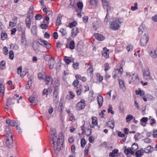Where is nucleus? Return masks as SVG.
Returning <instances> with one entry per match:
<instances>
[{"mask_svg": "<svg viewBox=\"0 0 157 157\" xmlns=\"http://www.w3.org/2000/svg\"><path fill=\"white\" fill-rule=\"evenodd\" d=\"M121 23V22L119 18L116 19L113 21H110L109 22L110 29L114 30H118L120 28V24Z\"/></svg>", "mask_w": 157, "mask_h": 157, "instance_id": "obj_1", "label": "nucleus"}, {"mask_svg": "<svg viewBox=\"0 0 157 157\" xmlns=\"http://www.w3.org/2000/svg\"><path fill=\"white\" fill-rule=\"evenodd\" d=\"M60 140V139L58 140L57 142V146H56L55 144V142L53 138L52 139V140L53 141L52 144H53V147L55 150H56L58 151H59L62 148H63L64 140H63V141Z\"/></svg>", "mask_w": 157, "mask_h": 157, "instance_id": "obj_2", "label": "nucleus"}, {"mask_svg": "<svg viewBox=\"0 0 157 157\" xmlns=\"http://www.w3.org/2000/svg\"><path fill=\"white\" fill-rule=\"evenodd\" d=\"M40 41H37V43L39 44L40 45L45 47L47 49H49L51 48V46L50 43H49L47 41L43 40L41 39L39 40Z\"/></svg>", "mask_w": 157, "mask_h": 157, "instance_id": "obj_3", "label": "nucleus"}, {"mask_svg": "<svg viewBox=\"0 0 157 157\" xmlns=\"http://www.w3.org/2000/svg\"><path fill=\"white\" fill-rule=\"evenodd\" d=\"M85 102V101L84 99H81L76 105V107L77 109L80 110L84 109L86 105Z\"/></svg>", "mask_w": 157, "mask_h": 157, "instance_id": "obj_4", "label": "nucleus"}, {"mask_svg": "<svg viewBox=\"0 0 157 157\" xmlns=\"http://www.w3.org/2000/svg\"><path fill=\"white\" fill-rule=\"evenodd\" d=\"M148 40V37L145 33L141 37L140 40V45L142 46H145Z\"/></svg>", "mask_w": 157, "mask_h": 157, "instance_id": "obj_5", "label": "nucleus"}, {"mask_svg": "<svg viewBox=\"0 0 157 157\" xmlns=\"http://www.w3.org/2000/svg\"><path fill=\"white\" fill-rule=\"evenodd\" d=\"M6 144L7 146L11 148L13 146V140L12 137H9L6 139Z\"/></svg>", "mask_w": 157, "mask_h": 157, "instance_id": "obj_6", "label": "nucleus"}, {"mask_svg": "<svg viewBox=\"0 0 157 157\" xmlns=\"http://www.w3.org/2000/svg\"><path fill=\"white\" fill-rule=\"evenodd\" d=\"M143 75L144 79L146 80H150L151 76H150V72L148 69L145 71L143 73Z\"/></svg>", "mask_w": 157, "mask_h": 157, "instance_id": "obj_7", "label": "nucleus"}, {"mask_svg": "<svg viewBox=\"0 0 157 157\" xmlns=\"http://www.w3.org/2000/svg\"><path fill=\"white\" fill-rule=\"evenodd\" d=\"M94 36L99 41H102L105 39V37L103 35L98 33H94Z\"/></svg>", "mask_w": 157, "mask_h": 157, "instance_id": "obj_8", "label": "nucleus"}, {"mask_svg": "<svg viewBox=\"0 0 157 157\" xmlns=\"http://www.w3.org/2000/svg\"><path fill=\"white\" fill-rule=\"evenodd\" d=\"M49 67L50 69H52L54 67L56 61L54 59H52L51 58L49 57Z\"/></svg>", "mask_w": 157, "mask_h": 157, "instance_id": "obj_9", "label": "nucleus"}, {"mask_svg": "<svg viewBox=\"0 0 157 157\" xmlns=\"http://www.w3.org/2000/svg\"><path fill=\"white\" fill-rule=\"evenodd\" d=\"M5 132H6V139L9 138V137H12V135L11 133V132L10 130V128L8 127H6L5 129Z\"/></svg>", "mask_w": 157, "mask_h": 157, "instance_id": "obj_10", "label": "nucleus"}, {"mask_svg": "<svg viewBox=\"0 0 157 157\" xmlns=\"http://www.w3.org/2000/svg\"><path fill=\"white\" fill-rule=\"evenodd\" d=\"M97 99L98 103L99 105V107L101 108L103 104V97L101 95H100L99 96L97 97Z\"/></svg>", "mask_w": 157, "mask_h": 157, "instance_id": "obj_11", "label": "nucleus"}, {"mask_svg": "<svg viewBox=\"0 0 157 157\" xmlns=\"http://www.w3.org/2000/svg\"><path fill=\"white\" fill-rule=\"evenodd\" d=\"M153 150V147L151 146H148L146 148L144 149L143 152L148 153L151 152Z\"/></svg>", "mask_w": 157, "mask_h": 157, "instance_id": "obj_12", "label": "nucleus"}, {"mask_svg": "<svg viewBox=\"0 0 157 157\" xmlns=\"http://www.w3.org/2000/svg\"><path fill=\"white\" fill-rule=\"evenodd\" d=\"M145 29V26L144 24L142 23L141 25L139 26L138 29V33L139 34H142L143 31Z\"/></svg>", "mask_w": 157, "mask_h": 157, "instance_id": "obj_13", "label": "nucleus"}, {"mask_svg": "<svg viewBox=\"0 0 157 157\" xmlns=\"http://www.w3.org/2000/svg\"><path fill=\"white\" fill-rule=\"evenodd\" d=\"M107 125L111 129H113L115 126V121L112 120L110 121H108L107 122Z\"/></svg>", "mask_w": 157, "mask_h": 157, "instance_id": "obj_14", "label": "nucleus"}, {"mask_svg": "<svg viewBox=\"0 0 157 157\" xmlns=\"http://www.w3.org/2000/svg\"><path fill=\"white\" fill-rule=\"evenodd\" d=\"M148 120V118L147 117H143L140 120V124L144 127L146 126V124H143L146 122Z\"/></svg>", "mask_w": 157, "mask_h": 157, "instance_id": "obj_15", "label": "nucleus"}, {"mask_svg": "<svg viewBox=\"0 0 157 157\" xmlns=\"http://www.w3.org/2000/svg\"><path fill=\"white\" fill-rule=\"evenodd\" d=\"M59 32L61 34V36H66L67 34V31L66 29L63 28L59 30Z\"/></svg>", "mask_w": 157, "mask_h": 157, "instance_id": "obj_16", "label": "nucleus"}, {"mask_svg": "<svg viewBox=\"0 0 157 157\" xmlns=\"http://www.w3.org/2000/svg\"><path fill=\"white\" fill-rule=\"evenodd\" d=\"M12 98H9L7 99V104L6 105V106H9V105L12 104H14V103L12 101Z\"/></svg>", "mask_w": 157, "mask_h": 157, "instance_id": "obj_17", "label": "nucleus"}, {"mask_svg": "<svg viewBox=\"0 0 157 157\" xmlns=\"http://www.w3.org/2000/svg\"><path fill=\"white\" fill-rule=\"evenodd\" d=\"M61 18L62 17L59 14L58 15V17L57 18V21L56 22V25H60L61 24Z\"/></svg>", "mask_w": 157, "mask_h": 157, "instance_id": "obj_18", "label": "nucleus"}, {"mask_svg": "<svg viewBox=\"0 0 157 157\" xmlns=\"http://www.w3.org/2000/svg\"><path fill=\"white\" fill-rule=\"evenodd\" d=\"M0 96L2 95L3 96L4 95V93L5 90L4 86H3L2 84H0Z\"/></svg>", "mask_w": 157, "mask_h": 157, "instance_id": "obj_19", "label": "nucleus"}, {"mask_svg": "<svg viewBox=\"0 0 157 157\" xmlns=\"http://www.w3.org/2000/svg\"><path fill=\"white\" fill-rule=\"evenodd\" d=\"M75 77L76 78L80 79L83 82H85L86 81V78L85 77H81V76L79 75H75Z\"/></svg>", "mask_w": 157, "mask_h": 157, "instance_id": "obj_20", "label": "nucleus"}, {"mask_svg": "<svg viewBox=\"0 0 157 157\" xmlns=\"http://www.w3.org/2000/svg\"><path fill=\"white\" fill-rule=\"evenodd\" d=\"M75 48V43L74 40L71 41L69 44V48L71 50H73Z\"/></svg>", "mask_w": 157, "mask_h": 157, "instance_id": "obj_21", "label": "nucleus"}, {"mask_svg": "<svg viewBox=\"0 0 157 157\" xmlns=\"http://www.w3.org/2000/svg\"><path fill=\"white\" fill-rule=\"evenodd\" d=\"M25 21V23H26L27 27L28 29H30V25H31V19H28V20H27V19H26Z\"/></svg>", "mask_w": 157, "mask_h": 157, "instance_id": "obj_22", "label": "nucleus"}, {"mask_svg": "<svg viewBox=\"0 0 157 157\" xmlns=\"http://www.w3.org/2000/svg\"><path fill=\"white\" fill-rule=\"evenodd\" d=\"M19 123V121H15L14 120H12L11 124L10 125H9V126H11L12 127L15 126L17 124H18Z\"/></svg>", "mask_w": 157, "mask_h": 157, "instance_id": "obj_23", "label": "nucleus"}, {"mask_svg": "<svg viewBox=\"0 0 157 157\" xmlns=\"http://www.w3.org/2000/svg\"><path fill=\"white\" fill-rule=\"evenodd\" d=\"M150 55L153 58H155L157 56V51L155 50L153 52L151 51L150 53Z\"/></svg>", "mask_w": 157, "mask_h": 157, "instance_id": "obj_24", "label": "nucleus"}, {"mask_svg": "<svg viewBox=\"0 0 157 157\" xmlns=\"http://www.w3.org/2000/svg\"><path fill=\"white\" fill-rule=\"evenodd\" d=\"M59 93V89H54L53 92V97H58V95Z\"/></svg>", "mask_w": 157, "mask_h": 157, "instance_id": "obj_25", "label": "nucleus"}, {"mask_svg": "<svg viewBox=\"0 0 157 157\" xmlns=\"http://www.w3.org/2000/svg\"><path fill=\"white\" fill-rule=\"evenodd\" d=\"M86 144V142L85 139L82 138L81 139V145L82 148H84Z\"/></svg>", "mask_w": 157, "mask_h": 157, "instance_id": "obj_26", "label": "nucleus"}, {"mask_svg": "<svg viewBox=\"0 0 157 157\" xmlns=\"http://www.w3.org/2000/svg\"><path fill=\"white\" fill-rule=\"evenodd\" d=\"M5 61L4 60L2 61L0 63V69L3 70L5 68Z\"/></svg>", "mask_w": 157, "mask_h": 157, "instance_id": "obj_27", "label": "nucleus"}, {"mask_svg": "<svg viewBox=\"0 0 157 157\" xmlns=\"http://www.w3.org/2000/svg\"><path fill=\"white\" fill-rule=\"evenodd\" d=\"M7 37V34L6 33L2 32L1 33V38L2 40H4Z\"/></svg>", "mask_w": 157, "mask_h": 157, "instance_id": "obj_28", "label": "nucleus"}, {"mask_svg": "<svg viewBox=\"0 0 157 157\" xmlns=\"http://www.w3.org/2000/svg\"><path fill=\"white\" fill-rule=\"evenodd\" d=\"M55 84L54 89H59V86L60 84L59 80L58 79L56 80L55 82Z\"/></svg>", "mask_w": 157, "mask_h": 157, "instance_id": "obj_29", "label": "nucleus"}, {"mask_svg": "<svg viewBox=\"0 0 157 157\" xmlns=\"http://www.w3.org/2000/svg\"><path fill=\"white\" fill-rule=\"evenodd\" d=\"M32 80L30 79L28 82L27 83L25 87V89L26 90H29L30 89V86L32 84Z\"/></svg>", "mask_w": 157, "mask_h": 157, "instance_id": "obj_30", "label": "nucleus"}, {"mask_svg": "<svg viewBox=\"0 0 157 157\" xmlns=\"http://www.w3.org/2000/svg\"><path fill=\"white\" fill-rule=\"evenodd\" d=\"M133 118V116L131 115H129L127 116L126 120L127 122H129Z\"/></svg>", "mask_w": 157, "mask_h": 157, "instance_id": "obj_31", "label": "nucleus"}, {"mask_svg": "<svg viewBox=\"0 0 157 157\" xmlns=\"http://www.w3.org/2000/svg\"><path fill=\"white\" fill-rule=\"evenodd\" d=\"M64 60L67 64H69L71 62V59H70V58L67 56H65L64 57Z\"/></svg>", "mask_w": 157, "mask_h": 157, "instance_id": "obj_32", "label": "nucleus"}, {"mask_svg": "<svg viewBox=\"0 0 157 157\" xmlns=\"http://www.w3.org/2000/svg\"><path fill=\"white\" fill-rule=\"evenodd\" d=\"M78 7L80 10H82L83 7V4L82 2H79L77 4Z\"/></svg>", "mask_w": 157, "mask_h": 157, "instance_id": "obj_33", "label": "nucleus"}, {"mask_svg": "<svg viewBox=\"0 0 157 157\" xmlns=\"http://www.w3.org/2000/svg\"><path fill=\"white\" fill-rule=\"evenodd\" d=\"M119 82V85L121 88H123L124 87V82L123 81L120 79L118 80Z\"/></svg>", "mask_w": 157, "mask_h": 157, "instance_id": "obj_34", "label": "nucleus"}, {"mask_svg": "<svg viewBox=\"0 0 157 157\" xmlns=\"http://www.w3.org/2000/svg\"><path fill=\"white\" fill-rule=\"evenodd\" d=\"M138 148V145L136 143H133L132 146V149L133 150L136 151Z\"/></svg>", "mask_w": 157, "mask_h": 157, "instance_id": "obj_35", "label": "nucleus"}, {"mask_svg": "<svg viewBox=\"0 0 157 157\" xmlns=\"http://www.w3.org/2000/svg\"><path fill=\"white\" fill-rule=\"evenodd\" d=\"M14 57V54L12 50H11L9 52V58L11 60H13Z\"/></svg>", "mask_w": 157, "mask_h": 157, "instance_id": "obj_36", "label": "nucleus"}, {"mask_svg": "<svg viewBox=\"0 0 157 157\" xmlns=\"http://www.w3.org/2000/svg\"><path fill=\"white\" fill-rule=\"evenodd\" d=\"M77 23V22L75 21H74L72 22L70 24L69 27L70 28H72L74 27L75 26Z\"/></svg>", "mask_w": 157, "mask_h": 157, "instance_id": "obj_37", "label": "nucleus"}, {"mask_svg": "<svg viewBox=\"0 0 157 157\" xmlns=\"http://www.w3.org/2000/svg\"><path fill=\"white\" fill-rule=\"evenodd\" d=\"M143 155L141 151L139 150L137 151L135 153L136 156L137 157H141Z\"/></svg>", "mask_w": 157, "mask_h": 157, "instance_id": "obj_38", "label": "nucleus"}, {"mask_svg": "<svg viewBox=\"0 0 157 157\" xmlns=\"http://www.w3.org/2000/svg\"><path fill=\"white\" fill-rule=\"evenodd\" d=\"M60 139V140H61V141H63V140H64L63 134L62 132H60L59 134L58 139Z\"/></svg>", "mask_w": 157, "mask_h": 157, "instance_id": "obj_39", "label": "nucleus"}, {"mask_svg": "<svg viewBox=\"0 0 157 157\" xmlns=\"http://www.w3.org/2000/svg\"><path fill=\"white\" fill-rule=\"evenodd\" d=\"M79 83V81L77 79H75L73 82L72 84L73 86L76 87H77V88H78V87H77V86L78 85V83Z\"/></svg>", "mask_w": 157, "mask_h": 157, "instance_id": "obj_40", "label": "nucleus"}, {"mask_svg": "<svg viewBox=\"0 0 157 157\" xmlns=\"http://www.w3.org/2000/svg\"><path fill=\"white\" fill-rule=\"evenodd\" d=\"M42 17V15L39 14H37L35 16V18L36 20H40Z\"/></svg>", "mask_w": 157, "mask_h": 157, "instance_id": "obj_41", "label": "nucleus"}, {"mask_svg": "<svg viewBox=\"0 0 157 157\" xmlns=\"http://www.w3.org/2000/svg\"><path fill=\"white\" fill-rule=\"evenodd\" d=\"M132 150V149L128 147L127 149L126 148L124 150V152L126 155H128L130 153Z\"/></svg>", "mask_w": 157, "mask_h": 157, "instance_id": "obj_42", "label": "nucleus"}, {"mask_svg": "<svg viewBox=\"0 0 157 157\" xmlns=\"http://www.w3.org/2000/svg\"><path fill=\"white\" fill-rule=\"evenodd\" d=\"M3 53L5 55H6L8 53V51L7 48L5 46L3 48Z\"/></svg>", "mask_w": 157, "mask_h": 157, "instance_id": "obj_43", "label": "nucleus"}, {"mask_svg": "<svg viewBox=\"0 0 157 157\" xmlns=\"http://www.w3.org/2000/svg\"><path fill=\"white\" fill-rule=\"evenodd\" d=\"M109 108L107 110L108 112L109 113H110L112 114H114V112L112 110V105H109Z\"/></svg>", "mask_w": 157, "mask_h": 157, "instance_id": "obj_44", "label": "nucleus"}, {"mask_svg": "<svg viewBox=\"0 0 157 157\" xmlns=\"http://www.w3.org/2000/svg\"><path fill=\"white\" fill-rule=\"evenodd\" d=\"M104 67H105V70L106 71L110 68V67L109 66V64L108 63H105L104 64Z\"/></svg>", "mask_w": 157, "mask_h": 157, "instance_id": "obj_45", "label": "nucleus"}, {"mask_svg": "<svg viewBox=\"0 0 157 157\" xmlns=\"http://www.w3.org/2000/svg\"><path fill=\"white\" fill-rule=\"evenodd\" d=\"M45 81H46V85H48L49 82L50 80V78L49 76H46L45 77V78H44Z\"/></svg>", "mask_w": 157, "mask_h": 157, "instance_id": "obj_46", "label": "nucleus"}, {"mask_svg": "<svg viewBox=\"0 0 157 157\" xmlns=\"http://www.w3.org/2000/svg\"><path fill=\"white\" fill-rule=\"evenodd\" d=\"M102 0L103 1V0ZM103 4L104 8H105V6L106 7L110 5L109 2L107 1H105L104 2L103 1Z\"/></svg>", "mask_w": 157, "mask_h": 157, "instance_id": "obj_47", "label": "nucleus"}, {"mask_svg": "<svg viewBox=\"0 0 157 157\" xmlns=\"http://www.w3.org/2000/svg\"><path fill=\"white\" fill-rule=\"evenodd\" d=\"M48 26V25L45 24H41L40 25V27L42 29H47Z\"/></svg>", "mask_w": 157, "mask_h": 157, "instance_id": "obj_48", "label": "nucleus"}, {"mask_svg": "<svg viewBox=\"0 0 157 157\" xmlns=\"http://www.w3.org/2000/svg\"><path fill=\"white\" fill-rule=\"evenodd\" d=\"M79 63L78 62H76L75 63H74L73 64V68L75 69L76 70L78 68V66L79 65Z\"/></svg>", "mask_w": 157, "mask_h": 157, "instance_id": "obj_49", "label": "nucleus"}, {"mask_svg": "<svg viewBox=\"0 0 157 157\" xmlns=\"http://www.w3.org/2000/svg\"><path fill=\"white\" fill-rule=\"evenodd\" d=\"M21 39H26V38L25 36V31H23L22 32V33L21 34Z\"/></svg>", "mask_w": 157, "mask_h": 157, "instance_id": "obj_50", "label": "nucleus"}, {"mask_svg": "<svg viewBox=\"0 0 157 157\" xmlns=\"http://www.w3.org/2000/svg\"><path fill=\"white\" fill-rule=\"evenodd\" d=\"M95 138H94L92 136H90L89 138V140L90 142L92 143L94 141V140Z\"/></svg>", "mask_w": 157, "mask_h": 157, "instance_id": "obj_51", "label": "nucleus"}, {"mask_svg": "<svg viewBox=\"0 0 157 157\" xmlns=\"http://www.w3.org/2000/svg\"><path fill=\"white\" fill-rule=\"evenodd\" d=\"M52 13H53L52 11L48 10V11L46 12V14L48 16H52Z\"/></svg>", "mask_w": 157, "mask_h": 157, "instance_id": "obj_52", "label": "nucleus"}, {"mask_svg": "<svg viewBox=\"0 0 157 157\" xmlns=\"http://www.w3.org/2000/svg\"><path fill=\"white\" fill-rule=\"evenodd\" d=\"M153 136L155 138L157 137V130H153Z\"/></svg>", "mask_w": 157, "mask_h": 157, "instance_id": "obj_53", "label": "nucleus"}, {"mask_svg": "<svg viewBox=\"0 0 157 157\" xmlns=\"http://www.w3.org/2000/svg\"><path fill=\"white\" fill-rule=\"evenodd\" d=\"M50 35L47 32H45V34H44V37L45 38H46L47 39H49L50 38Z\"/></svg>", "mask_w": 157, "mask_h": 157, "instance_id": "obj_54", "label": "nucleus"}, {"mask_svg": "<svg viewBox=\"0 0 157 157\" xmlns=\"http://www.w3.org/2000/svg\"><path fill=\"white\" fill-rule=\"evenodd\" d=\"M81 130L82 131V134H84L85 132V129H84L85 128V127H84V124H83L82 125L81 127Z\"/></svg>", "mask_w": 157, "mask_h": 157, "instance_id": "obj_55", "label": "nucleus"}, {"mask_svg": "<svg viewBox=\"0 0 157 157\" xmlns=\"http://www.w3.org/2000/svg\"><path fill=\"white\" fill-rule=\"evenodd\" d=\"M118 136L119 137H123L125 136L124 134L122 133L121 132H119L118 133Z\"/></svg>", "mask_w": 157, "mask_h": 157, "instance_id": "obj_56", "label": "nucleus"}, {"mask_svg": "<svg viewBox=\"0 0 157 157\" xmlns=\"http://www.w3.org/2000/svg\"><path fill=\"white\" fill-rule=\"evenodd\" d=\"M48 90H47V89H44L43 90V92H42V95H45V94H47V95H49V94L48 93H47Z\"/></svg>", "mask_w": 157, "mask_h": 157, "instance_id": "obj_57", "label": "nucleus"}, {"mask_svg": "<svg viewBox=\"0 0 157 157\" xmlns=\"http://www.w3.org/2000/svg\"><path fill=\"white\" fill-rule=\"evenodd\" d=\"M82 18L83 21L84 23H86L88 22V18L87 16H84V17H83Z\"/></svg>", "mask_w": 157, "mask_h": 157, "instance_id": "obj_58", "label": "nucleus"}, {"mask_svg": "<svg viewBox=\"0 0 157 157\" xmlns=\"http://www.w3.org/2000/svg\"><path fill=\"white\" fill-rule=\"evenodd\" d=\"M53 37L55 39H57L58 38V35L56 32H54L53 33Z\"/></svg>", "mask_w": 157, "mask_h": 157, "instance_id": "obj_59", "label": "nucleus"}, {"mask_svg": "<svg viewBox=\"0 0 157 157\" xmlns=\"http://www.w3.org/2000/svg\"><path fill=\"white\" fill-rule=\"evenodd\" d=\"M109 14L108 13H107L106 16L105 17V18L104 20V22H105L107 23L108 22V16H109Z\"/></svg>", "mask_w": 157, "mask_h": 157, "instance_id": "obj_60", "label": "nucleus"}, {"mask_svg": "<svg viewBox=\"0 0 157 157\" xmlns=\"http://www.w3.org/2000/svg\"><path fill=\"white\" fill-rule=\"evenodd\" d=\"M16 31V28H13L11 29V34L14 35L15 34Z\"/></svg>", "mask_w": 157, "mask_h": 157, "instance_id": "obj_61", "label": "nucleus"}, {"mask_svg": "<svg viewBox=\"0 0 157 157\" xmlns=\"http://www.w3.org/2000/svg\"><path fill=\"white\" fill-rule=\"evenodd\" d=\"M97 2V0H90V3L92 4V5H95L96 4Z\"/></svg>", "mask_w": 157, "mask_h": 157, "instance_id": "obj_62", "label": "nucleus"}, {"mask_svg": "<svg viewBox=\"0 0 157 157\" xmlns=\"http://www.w3.org/2000/svg\"><path fill=\"white\" fill-rule=\"evenodd\" d=\"M102 55L106 58H107L109 57V55L107 53L104 52H102Z\"/></svg>", "mask_w": 157, "mask_h": 157, "instance_id": "obj_63", "label": "nucleus"}, {"mask_svg": "<svg viewBox=\"0 0 157 157\" xmlns=\"http://www.w3.org/2000/svg\"><path fill=\"white\" fill-rule=\"evenodd\" d=\"M126 49L128 52L130 51L131 49L132 50V46L131 45H129L127 46L126 47Z\"/></svg>", "mask_w": 157, "mask_h": 157, "instance_id": "obj_64", "label": "nucleus"}]
</instances>
